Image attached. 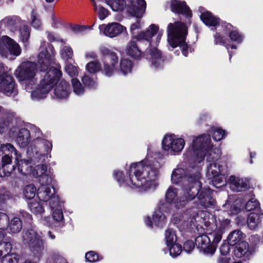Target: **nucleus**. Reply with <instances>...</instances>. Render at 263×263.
<instances>
[{"label":"nucleus","mask_w":263,"mask_h":263,"mask_svg":"<svg viewBox=\"0 0 263 263\" xmlns=\"http://www.w3.org/2000/svg\"><path fill=\"white\" fill-rule=\"evenodd\" d=\"M263 216V212H258V213H251L248 216L247 223L248 226L251 229H255L259 223L260 219Z\"/></svg>","instance_id":"obj_31"},{"label":"nucleus","mask_w":263,"mask_h":263,"mask_svg":"<svg viewBox=\"0 0 263 263\" xmlns=\"http://www.w3.org/2000/svg\"><path fill=\"white\" fill-rule=\"evenodd\" d=\"M13 198L11 192L5 189H0V205L6 204L7 201Z\"/></svg>","instance_id":"obj_45"},{"label":"nucleus","mask_w":263,"mask_h":263,"mask_svg":"<svg viewBox=\"0 0 263 263\" xmlns=\"http://www.w3.org/2000/svg\"><path fill=\"white\" fill-rule=\"evenodd\" d=\"M31 25L36 29H40L42 26V23L39 14L36 9H32L30 13Z\"/></svg>","instance_id":"obj_37"},{"label":"nucleus","mask_w":263,"mask_h":263,"mask_svg":"<svg viewBox=\"0 0 263 263\" xmlns=\"http://www.w3.org/2000/svg\"><path fill=\"white\" fill-rule=\"evenodd\" d=\"M199 189L200 187L195 186L192 187H185V189H182L183 196L179 198L178 197L177 200L174 203L175 207L177 209L185 207L189 201L195 198L198 194V190Z\"/></svg>","instance_id":"obj_17"},{"label":"nucleus","mask_w":263,"mask_h":263,"mask_svg":"<svg viewBox=\"0 0 263 263\" xmlns=\"http://www.w3.org/2000/svg\"><path fill=\"white\" fill-rule=\"evenodd\" d=\"M1 258V263H17L20 256L14 252L3 255Z\"/></svg>","instance_id":"obj_39"},{"label":"nucleus","mask_w":263,"mask_h":263,"mask_svg":"<svg viewBox=\"0 0 263 263\" xmlns=\"http://www.w3.org/2000/svg\"><path fill=\"white\" fill-rule=\"evenodd\" d=\"M52 218L57 222H62L64 220L63 213L61 209H55L52 210Z\"/></svg>","instance_id":"obj_59"},{"label":"nucleus","mask_w":263,"mask_h":263,"mask_svg":"<svg viewBox=\"0 0 263 263\" xmlns=\"http://www.w3.org/2000/svg\"><path fill=\"white\" fill-rule=\"evenodd\" d=\"M103 56V68L101 71L107 77H111L118 63V57L117 53L106 47L100 48Z\"/></svg>","instance_id":"obj_11"},{"label":"nucleus","mask_w":263,"mask_h":263,"mask_svg":"<svg viewBox=\"0 0 263 263\" xmlns=\"http://www.w3.org/2000/svg\"><path fill=\"white\" fill-rule=\"evenodd\" d=\"M212 183L217 187V185L221 184L223 181V176L220 174V170L212 171Z\"/></svg>","instance_id":"obj_54"},{"label":"nucleus","mask_w":263,"mask_h":263,"mask_svg":"<svg viewBox=\"0 0 263 263\" xmlns=\"http://www.w3.org/2000/svg\"><path fill=\"white\" fill-rule=\"evenodd\" d=\"M85 259L89 262H95L99 260V256L97 253L90 251L85 254Z\"/></svg>","instance_id":"obj_56"},{"label":"nucleus","mask_w":263,"mask_h":263,"mask_svg":"<svg viewBox=\"0 0 263 263\" xmlns=\"http://www.w3.org/2000/svg\"><path fill=\"white\" fill-rule=\"evenodd\" d=\"M175 139L172 136H165L162 141V148L164 151H168L172 149V146Z\"/></svg>","instance_id":"obj_52"},{"label":"nucleus","mask_w":263,"mask_h":263,"mask_svg":"<svg viewBox=\"0 0 263 263\" xmlns=\"http://www.w3.org/2000/svg\"><path fill=\"white\" fill-rule=\"evenodd\" d=\"M230 187L235 192H245L250 188V179L248 178H239L235 176L230 177Z\"/></svg>","instance_id":"obj_20"},{"label":"nucleus","mask_w":263,"mask_h":263,"mask_svg":"<svg viewBox=\"0 0 263 263\" xmlns=\"http://www.w3.org/2000/svg\"><path fill=\"white\" fill-rule=\"evenodd\" d=\"M70 93V85L68 82L62 79L54 90V94L57 98L62 99L67 98Z\"/></svg>","instance_id":"obj_24"},{"label":"nucleus","mask_w":263,"mask_h":263,"mask_svg":"<svg viewBox=\"0 0 263 263\" xmlns=\"http://www.w3.org/2000/svg\"><path fill=\"white\" fill-rule=\"evenodd\" d=\"M221 26L222 29V32L226 34H229L230 32L232 31L236 27L233 26L231 24L226 22H221Z\"/></svg>","instance_id":"obj_63"},{"label":"nucleus","mask_w":263,"mask_h":263,"mask_svg":"<svg viewBox=\"0 0 263 263\" xmlns=\"http://www.w3.org/2000/svg\"><path fill=\"white\" fill-rule=\"evenodd\" d=\"M30 30L27 26H25L23 30H20V39L24 43H27L30 37Z\"/></svg>","instance_id":"obj_57"},{"label":"nucleus","mask_w":263,"mask_h":263,"mask_svg":"<svg viewBox=\"0 0 263 263\" xmlns=\"http://www.w3.org/2000/svg\"><path fill=\"white\" fill-rule=\"evenodd\" d=\"M201 12L200 15V20L207 26L217 27L220 24V19L218 17L214 16L212 12L209 11L205 10L203 7H200Z\"/></svg>","instance_id":"obj_22"},{"label":"nucleus","mask_w":263,"mask_h":263,"mask_svg":"<svg viewBox=\"0 0 263 263\" xmlns=\"http://www.w3.org/2000/svg\"><path fill=\"white\" fill-rule=\"evenodd\" d=\"M168 247H169L170 255L173 257H177L180 255L182 251L181 245L178 243L174 242Z\"/></svg>","instance_id":"obj_50"},{"label":"nucleus","mask_w":263,"mask_h":263,"mask_svg":"<svg viewBox=\"0 0 263 263\" xmlns=\"http://www.w3.org/2000/svg\"><path fill=\"white\" fill-rule=\"evenodd\" d=\"M148 43V47L145 52L143 54V57L146 59H149L153 65L156 68L161 67L162 64L166 59V56L163 55L160 50L156 47H152V39Z\"/></svg>","instance_id":"obj_14"},{"label":"nucleus","mask_w":263,"mask_h":263,"mask_svg":"<svg viewBox=\"0 0 263 263\" xmlns=\"http://www.w3.org/2000/svg\"><path fill=\"white\" fill-rule=\"evenodd\" d=\"M152 219L154 224L158 227L162 228L165 224V216L159 210L154 211Z\"/></svg>","instance_id":"obj_34"},{"label":"nucleus","mask_w":263,"mask_h":263,"mask_svg":"<svg viewBox=\"0 0 263 263\" xmlns=\"http://www.w3.org/2000/svg\"><path fill=\"white\" fill-rule=\"evenodd\" d=\"M241 211V205L239 203L232 204L229 209V212L231 215H237Z\"/></svg>","instance_id":"obj_64"},{"label":"nucleus","mask_w":263,"mask_h":263,"mask_svg":"<svg viewBox=\"0 0 263 263\" xmlns=\"http://www.w3.org/2000/svg\"><path fill=\"white\" fill-rule=\"evenodd\" d=\"M195 245V241L188 239L184 243L183 250L187 253H191L194 249Z\"/></svg>","instance_id":"obj_62"},{"label":"nucleus","mask_w":263,"mask_h":263,"mask_svg":"<svg viewBox=\"0 0 263 263\" xmlns=\"http://www.w3.org/2000/svg\"><path fill=\"white\" fill-rule=\"evenodd\" d=\"M86 68L89 73L95 74L101 71V66L99 61H94L87 63L86 65Z\"/></svg>","instance_id":"obj_46"},{"label":"nucleus","mask_w":263,"mask_h":263,"mask_svg":"<svg viewBox=\"0 0 263 263\" xmlns=\"http://www.w3.org/2000/svg\"><path fill=\"white\" fill-rule=\"evenodd\" d=\"M228 36L231 41L237 44L241 43L243 40V35L239 31L236 27L232 31L230 32Z\"/></svg>","instance_id":"obj_42"},{"label":"nucleus","mask_w":263,"mask_h":263,"mask_svg":"<svg viewBox=\"0 0 263 263\" xmlns=\"http://www.w3.org/2000/svg\"><path fill=\"white\" fill-rule=\"evenodd\" d=\"M30 210L35 215H42L44 212V209L41 202L32 200L28 203Z\"/></svg>","instance_id":"obj_35"},{"label":"nucleus","mask_w":263,"mask_h":263,"mask_svg":"<svg viewBox=\"0 0 263 263\" xmlns=\"http://www.w3.org/2000/svg\"><path fill=\"white\" fill-rule=\"evenodd\" d=\"M146 7L145 0H129L125 9L129 15L141 19L145 12Z\"/></svg>","instance_id":"obj_15"},{"label":"nucleus","mask_w":263,"mask_h":263,"mask_svg":"<svg viewBox=\"0 0 263 263\" xmlns=\"http://www.w3.org/2000/svg\"><path fill=\"white\" fill-rule=\"evenodd\" d=\"M18 124H22V121L17 119L6 118L0 122V133L1 134L9 132L14 136L17 131L15 129Z\"/></svg>","instance_id":"obj_21"},{"label":"nucleus","mask_w":263,"mask_h":263,"mask_svg":"<svg viewBox=\"0 0 263 263\" xmlns=\"http://www.w3.org/2000/svg\"><path fill=\"white\" fill-rule=\"evenodd\" d=\"M13 155L15 156V160H18L21 158V153L16 151L12 144L7 143L1 145L0 157H2V167L4 170L6 169V173L10 175L15 169V165L12 163Z\"/></svg>","instance_id":"obj_9"},{"label":"nucleus","mask_w":263,"mask_h":263,"mask_svg":"<svg viewBox=\"0 0 263 263\" xmlns=\"http://www.w3.org/2000/svg\"><path fill=\"white\" fill-rule=\"evenodd\" d=\"M62 58L66 60L71 59L73 56V50L70 46H65L61 53Z\"/></svg>","instance_id":"obj_61"},{"label":"nucleus","mask_w":263,"mask_h":263,"mask_svg":"<svg viewBox=\"0 0 263 263\" xmlns=\"http://www.w3.org/2000/svg\"><path fill=\"white\" fill-rule=\"evenodd\" d=\"M185 144L184 140L182 138L175 139L171 151L174 152H180L183 148Z\"/></svg>","instance_id":"obj_51"},{"label":"nucleus","mask_w":263,"mask_h":263,"mask_svg":"<svg viewBox=\"0 0 263 263\" xmlns=\"http://www.w3.org/2000/svg\"><path fill=\"white\" fill-rule=\"evenodd\" d=\"M23 241L30 247L36 261H39L44 249L43 240L41 236L33 229H28L23 234Z\"/></svg>","instance_id":"obj_8"},{"label":"nucleus","mask_w":263,"mask_h":263,"mask_svg":"<svg viewBox=\"0 0 263 263\" xmlns=\"http://www.w3.org/2000/svg\"><path fill=\"white\" fill-rule=\"evenodd\" d=\"M15 160V167L17 166L18 172L24 176L31 175L33 172L32 160Z\"/></svg>","instance_id":"obj_25"},{"label":"nucleus","mask_w":263,"mask_h":263,"mask_svg":"<svg viewBox=\"0 0 263 263\" xmlns=\"http://www.w3.org/2000/svg\"><path fill=\"white\" fill-rule=\"evenodd\" d=\"M47 169L45 164H41L37 165L35 168L33 167V172L31 174L35 177H39L47 173Z\"/></svg>","instance_id":"obj_49"},{"label":"nucleus","mask_w":263,"mask_h":263,"mask_svg":"<svg viewBox=\"0 0 263 263\" xmlns=\"http://www.w3.org/2000/svg\"><path fill=\"white\" fill-rule=\"evenodd\" d=\"M36 72V64L34 62L25 61L21 63L16 70V76L18 80L28 81L30 85L34 84L36 79L34 78Z\"/></svg>","instance_id":"obj_12"},{"label":"nucleus","mask_w":263,"mask_h":263,"mask_svg":"<svg viewBox=\"0 0 263 263\" xmlns=\"http://www.w3.org/2000/svg\"><path fill=\"white\" fill-rule=\"evenodd\" d=\"M178 190L173 187L170 186L166 192L165 195V201L170 204H174L178 199Z\"/></svg>","instance_id":"obj_33"},{"label":"nucleus","mask_w":263,"mask_h":263,"mask_svg":"<svg viewBox=\"0 0 263 263\" xmlns=\"http://www.w3.org/2000/svg\"><path fill=\"white\" fill-rule=\"evenodd\" d=\"M227 135V133L221 128H216L213 132V138L216 141H219L224 139Z\"/></svg>","instance_id":"obj_53"},{"label":"nucleus","mask_w":263,"mask_h":263,"mask_svg":"<svg viewBox=\"0 0 263 263\" xmlns=\"http://www.w3.org/2000/svg\"><path fill=\"white\" fill-rule=\"evenodd\" d=\"M56 52L50 43H48L46 47L42 50L38 55V67L41 71H46L49 69L54 60Z\"/></svg>","instance_id":"obj_13"},{"label":"nucleus","mask_w":263,"mask_h":263,"mask_svg":"<svg viewBox=\"0 0 263 263\" xmlns=\"http://www.w3.org/2000/svg\"><path fill=\"white\" fill-rule=\"evenodd\" d=\"M133 67V64L130 60L125 59H121L120 63V68L121 71L124 75L131 72Z\"/></svg>","instance_id":"obj_38"},{"label":"nucleus","mask_w":263,"mask_h":263,"mask_svg":"<svg viewBox=\"0 0 263 263\" xmlns=\"http://www.w3.org/2000/svg\"><path fill=\"white\" fill-rule=\"evenodd\" d=\"M159 27L155 24H151L145 31H142L133 35L126 46L127 55L135 60H140L143 57L142 52L137 45V42L145 41L149 42L151 39L157 34Z\"/></svg>","instance_id":"obj_4"},{"label":"nucleus","mask_w":263,"mask_h":263,"mask_svg":"<svg viewBox=\"0 0 263 263\" xmlns=\"http://www.w3.org/2000/svg\"><path fill=\"white\" fill-rule=\"evenodd\" d=\"M213 147V144L209 134L202 135L193 140L192 149L196 160L199 162L203 160L206 155H209L207 159L211 158Z\"/></svg>","instance_id":"obj_7"},{"label":"nucleus","mask_w":263,"mask_h":263,"mask_svg":"<svg viewBox=\"0 0 263 263\" xmlns=\"http://www.w3.org/2000/svg\"><path fill=\"white\" fill-rule=\"evenodd\" d=\"M52 178L50 174L47 173L44 175L39 177V182L41 185H48L51 186L50 184L52 182Z\"/></svg>","instance_id":"obj_58"},{"label":"nucleus","mask_w":263,"mask_h":263,"mask_svg":"<svg viewBox=\"0 0 263 263\" xmlns=\"http://www.w3.org/2000/svg\"><path fill=\"white\" fill-rule=\"evenodd\" d=\"M7 40L5 42V46L10 54L14 57H17L21 53V48L19 45L13 39L7 36Z\"/></svg>","instance_id":"obj_29"},{"label":"nucleus","mask_w":263,"mask_h":263,"mask_svg":"<svg viewBox=\"0 0 263 263\" xmlns=\"http://www.w3.org/2000/svg\"><path fill=\"white\" fill-rule=\"evenodd\" d=\"M52 189H53V193L52 197L49 200L50 207L52 210H54V209H61L63 205V202L60 200L59 197L58 195L57 194V191L54 187H52Z\"/></svg>","instance_id":"obj_36"},{"label":"nucleus","mask_w":263,"mask_h":263,"mask_svg":"<svg viewBox=\"0 0 263 263\" xmlns=\"http://www.w3.org/2000/svg\"><path fill=\"white\" fill-rule=\"evenodd\" d=\"M126 28L118 23H112L105 26L104 34L110 37H115L121 34Z\"/></svg>","instance_id":"obj_26"},{"label":"nucleus","mask_w":263,"mask_h":263,"mask_svg":"<svg viewBox=\"0 0 263 263\" xmlns=\"http://www.w3.org/2000/svg\"><path fill=\"white\" fill-rule=\"evenodd\" d=\"M65 71L71 77H74L78 74L77 67L71 64H68L65 67Z\"/></svg>","instance_id":"obj_60"},{"label":"nucleus","mask_w":263,"mask_h":263,"mask_svg":"<svg viewBox=\"0 0 263 263\" xmlns=\"http://www.w3.org/2000/svg\"><path fill=\"white\" fill-rule=\"evenodd\" d=\"M53 186L41 185L37 189L36 195L40 200L48 201L52 197L51 188Z\"/></svg>","instance_id":"obj_27"},{"label":"nucleus","mask_w":263,"mask_h":263,"mask_svg":"<svg viewBox=\"0 0 263 263\" xmlns=\"http://www.w3.org/2000/svg\"><path fill=\"white\" fill-rule=\"evenodd\" d=\"M196 196L201 206L206 208L214 205L215 200L213 197L212 190L210 187L202 189L201 182Z\"/></svg>","instance_id":"obj_18"},{"label":"nucleus","mask_w":263,"mask_h":263,"mask_svg":"<svg viewBox=\"0 0 263 263\" xmlns=\"http://www.w3.org/2000/svg\"><path fill=\"white\" fill-rule=\"evenodd\" d=\"M61 66L58 68L51 67L40 81L38 87L31 93L32 97L42 99L57 85L62 77Z\"/></svg>","instance_id":"obj_3"},{"label":"nucleus","mask_w":263,"mask_h":263,"mask_svg":"<svg viewBox=\"0 0 263 263\" xmlns=\"http://www.w3.org/2000/svg\"><path fill=\"white\" fill-rule=\"evenodd\" d=\"M82 82L83 85L86 88L90 89H95L97 87V83L96 81L92 79L89 76L84 75L82 78Z\"/></svg>","instance_id":"obj_44"},{"label":"nucleus","mask_w":263,"mask_h":263,"mask_svg":"<svg viewBox=\"0 0 263 263\" xmlns=\"http://www.w3.org/2000/svg\"><path fill=\"white\" fill-rule=\"evenodd\" d=\"M37 190L35 185L29 184L26 185L23 191L24 195L28 199H32L36 194Z\"/></svg>","instance_id":"obj_41"},{"label":"nucleus","mask_w":263,"mask_h":263,"mask_svg":"<svg viewBox=\"0 0 263 263\" xmlns=\"http://www.w3.org/2000/svg\"><path fill=\"white\" fill-rule=\"evenodd\" d=\"M21 124H18L15 128L17 131L16 141L20 147H25L30 142V132L26 128H20Z\"/></svg>","instance_id":"obj_23"},{"label":"nucleus","mask_w":263,"mask_h":263,"mask_svg":"<svg viewBox=\"0 0 263 263\" xmlns=\"http://www.w3.org/2000/svg\"><path fill=\"white\" fill-rule=\"evenodd\" d=\"M245 209L247 211H252L253 210L256 212L261 211L259 201L254 198H251L246 203Z\"/></svg>","instance_id":"obj_40"},{"label":"nucleus","mask_w":263,"mask_h":263,"mask_svg":"<svg viewBox=\"0 0 263 263\" xmlns=\"http://www.w3.org/2000/svg\"><path fill=\"white\" fill-rule=\"evenodd\" d=\"M114 11L123 12L126 6V0H105Z\"/></svg>","instance_id":"obj_30"},{"label":"nucleus","mask_w":263,"mask_h":263,"mask_svg":"<svg viewBox=\"0 0 263 263\" xmlns=\"http://www.w3.org/2000/svg\"><path fill=\"white\" fill-rule=\"evenodd\" d=\"M167 32L170 45L173 48L179 46L182 54L187 57L189 47L185 41L188 33L186 25L180 21L170 23L167 26Z\"/></svg>","instance_id":"obj_2"},{"label":"nucleus","mask_w":263,"mask_h":263,"mask_svg":"<svg viewBox=\"0 0 263 263\" xmlns=\"http://www.w3.org/2000/svg\"><path fill=\"white\" fill-rule=\"evenodd\" d=\"M201 174L197 172L196 174H190L187 170L182 168H177L172 174L171 181L173 183L180 184L182 189L185 187H192L195 186L200 187Z\"/></svg>","instance_id":"obj_6"},{"label":"nucleus","mask_w":263,"mask_h":263,"mask_svg":"<svg viewBox=\"0 0 263 263\" xmlns=\"http://www.w3.org/2000/svg\"><path fill=\"white\" fill-rule=\"evenodd\" d=\"M0 249L4 251L3 255L14 253V252H13L12 245L10 241H3L1 242V244L0 245Z\"/></svg>","instance_id":"obj_55"},{"label":"nucleus","mask_w":263,"mask_h":263,"mask_svg":"<svg viewBox=\"0 0 263 263\" xmlns=\"http://www.w3.org/2000/svg\"><path fill=\"white\" fill-rule=\"evenodd\" d=\"M16 216L20 218L19 219L22 221V224L24 223L25 224H30L32 222V217L31 215L25 211L21 210Z\"/></svg>","instance_id":"obj_48"},{"label":"nucleus","mask_w":263,"mask_h":263,"mask_svg":"<svg viewBox=\"0 0 263 263\" xmlns=\"http://www.w3.org/2000/svg\"><path fill=\"white\" fill-rule=\"evenodd\" d=\"M19 218V217L15 216L10 221H9L7 226L11 233L17 234L21 231L23 224Z\"/></svg>","instance_id":"obj_32"},{"label":"nucleus","mask_w":263,"mask_h":263,"mask_svg":"<svg viewBox=\"0 0 263 263\" xmlns=\"http://www.w3.org/2000/svg\"><path fill=\"white\" fill-rule=\"evenodd\" d=\"M71 83L74 93L78 95H81L84 93V87L78 79L72 78L71 79Z\"/></svg>","instance_id":"obj_47"},{"label":"nucleus","mask_w":263,"mask_h":263,"mask_svg":"<svg viewBox=\"0 0 263 263\" xmlns=\"http://www.w3.org/2000/svg\"><path fill=\"white\" fill-rule=\"evenodd\" d=\"M159 172L158 168L146 165L145 161L142 160L130 165L128 179L125 178L122 171H115L114 176L121 187L139 189L140 192H146L154 190L158 186Z\"/></svg>","instance_id":"obj_1"},{"label":"nucleus","mask_w":263,"mask_h":263,"mask_svg":"<svg viewBox=\"0 0 263 263\" xmlns=\"http://www.w3.org/2000/svg\"><path fill=\"white\" fill-rule=\"evenodd\" d=\"M253 239H254L255 243L249 245L247 241L245 240L235 246L233 250L234 256L237 258H242L244 261L249 260L255 252L256 246L260 240L258 235H252L250 240Z\"/></svg>","instance_id":"obj_10"},{"label":"nucleus","mask_w":263,"mask_h":263,"mask_svg":"<svg viewBox=\"0 0 263 263\" xmlns=\"http://www.w3.org/2000/svg\"><path fill=\"white\" fill-rule=\"evenodd\" d=\"M246 235L240 230H235L232 232L228 236L227 240L231 246H235L241 241H245L243 239Z\"/></svg>","instance_id":"obj_28"},{"label":"nucleus","mask_w":263,"mask_h":263,"mask_svg":"<svg viewBox=\"0 0 263 263\" xmlns=\"http://www.w3.org/2000/svg\"><path fill=\"white\" fill-rule=\"evenodd\" d=\"M16 83L13 77L6 72L0 74V91L11 96L15 90Z\"/></svg>","instance_id":"obj_16"},{"label":"nucleus","mask_w":263,"mask_h":263,"mask_svg":"<svg viewBox=\"0 0 263 263\" xmlns=\"http://www.w3.org/2000/svg\"><path fill=\"white\" fill-rule=\"evenodd\" d=\"M222 234L223 230L219 228L208 234L200 235L195 239L196 246L200 252L213 255L222 239Z\"/></svg>","instance_id":"obj_5"},{"label":"nucleus","mask_w":263,"mask_h":263,"mask_svg":"<svg viewBox=\"0 0 263 263\" xmlns=\"http://www.w3.org/2000/svg\"><path fill=\"white\" fill-rule=\"evenodd\" d=\"M165 239L167 246L172 245L174 242H176L177 236L175 231L172 229L168 228L165 231Z\"/></svg>","instance_id":"obj_43"},{"label":"nucleus","mask_w":263,"mask_h":263,"mask_svg":"<svg viewBox=\"0 0 263 263\" xmlns=\"http://www.w3.org/2000/svg\"><path fill=\"white\" fill-rule=\"evenodd\" d=\"M170 8L171 11L177 14H181L186 18L192 16V12L185 1L171 0Z\"/></svg>","instance_id":"obj_19"}]
</instances>
